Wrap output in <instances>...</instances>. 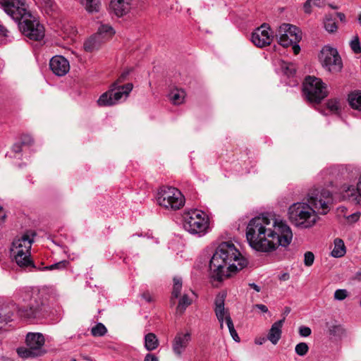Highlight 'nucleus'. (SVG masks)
Segmentation results:
<instances>
[{"label":"nucleus","mask_w":361,"mask_h":361,"mask_svg":"<svg viewBox=\"0 0 361 361\" xmlns=\"http://www.w3.org/2000/svg\"><path fill=\"white\" fill-rule=\"evenodd\" d=\"M68 262L66 260L60 261L59 262L54 263L50 266L44 267L42 270H54V269H65Z\"/></svg>","instance_id":"39"},{"label":"nucleus","mask_w":361,"mask_h":361,"mask_svg":"<svg viewBox=\"0 0 361 361\" xmlns=\"http://www.w3.org/2000/svg\"><path fill=\"white\" fill-rule=\"evenodd\" d=\"M103 42V40L94 34L84 42V49L87 52H92L98 50Z\"/></svg>","instance_id":"23"},{"label":"nucleus","mask_w":361,"mask_h":361,"mask_svg":"<svg viewBox=\"0 0 361 361\" xmlns=\"http://www.w3.org/2000/svg\"><path fill=\"white\" fill-rule=\"evenodd\" d=\"M33 240V238H31L27 233L23 235L20 238L14 240L11 247V255L30 254Z\"/></svg>","instance_id":"15"},{"label":"nucleus","mask_w":361,"mask_h":361,"mask_svg":"<svg viewBox=\"0 0 361 361\" xmlns=\"http://www.w3.org/2000/svg\"><path fill=\"white\" fill-rule=\"evenodd\" d=\"M312 330L310 327L301 326L299 327V334L302 337H307L310 336Z\"/></svg>","instance_id":"44"},{"label":"nucleus","mask_w":361,"mask_h":361,"mask_svg":"<svg viewBox=\"0 0 361 361\" xmlns=\"http://www.w3.org/2000/svg\"><path fill=\"white\" fill-rule=\"evenodd\" d=\"M328 109L332 113L338 114L341 110L340 102L338 99H330L326 104Z\"/></svg>","instance_id":"36"},{"label":"nucleus","mask_w":361,"mask_h":361,"mask_svg":"<svg viewBox=\"0 0 361 361\" xmlns=\"http://www.w3.org/2000/svg\"><path fill=\"white\" fill-rule=\"evenodd\" d=\"M6 217V212L3 207L0 205V225L4 223Z\"/></svg>","instance_id":"49"},{"label":"nucleus","mask_w":361,"mask_h":361,"mask_svg":"<svg viewBox=\"0 0 361 361\" xmlns=\"http://www.w3.org/2000/svg\"><path fill=\"white\" fill-rule=\"evenodd\" d=\"M331 202L329 190L322 188H312L307 195V202H298L289 207L288 219L297 228H312L320 219L319 214L325 215L330 211Z\"/></svg>","instance_id":"2"},{"label":"nucleus","mask_w":361,"mask_h":361,"mask_svg":"<svg viewBox=\"0 0 361 361\" xmlns=\"http://www.w3.org/2000/svg\"><path fill=\"white\" fill-rule=\"evenodd\" d=\"M157 203L166 208L176 210L185 204V197L181 192L173 187L160 188L157 195Z\"/></svg>","instance_id":"8"},{"label":"nucleus","mask_w":361,"mask_h":361,"mask_svg":"<svg viewBox=\"0 0 361 361\" xmlns=\"http://www.w3.org/2000/svg\"><path fill=\"white\" fill-rule=\"evenodd\" d=\"M191 341L192 334L190 331L178 332L171 342V348L174 355L180 357L186 350Z\"/></svg>","instance_id":"12"},{"label":"nucleus","mask_w":361,"mask_h":361,"mask_svg":"<svg viewBox=\"0 0 361 361\" xmlns=\"http://www.w3.org/2000/svg\"><path fill=\"white\" fill-rule=\"evenodd\" d=\"M302 91L307 101L319 103L327 96L326 85L320 78L307 76L303 82Z\"/></svg>","instance_id":"9"},{"label":"nucleus","mask_w":361,"mask_h":361,"mask_svg":"<svg viewBox=\"0 0 361 361\" xmlns=\"http://www.w3.org/2000/svg\"><path fill=\"white\" fill-rule=\"evenodd\" d=\"M142 298L143 299H145L147 302H151L153 301V298H152V296L150 295L149 293L148 292H146V293H143L142 294Z\"/></svg>","instance_id":"53"},{"label":"nucleus","mask_w":361,"mask_h":361,"mask_svg":"<svg viewBox=\"0 0 361 361\" xmlns=\"http://www.w3.org/2000/svg\"><path fill=\"white\" fill-rule=\"evenodd\" d=\"M27 8L25 0H0V8L11 18H18Z\"/></svg>","instance_id":"13"},{"label":"nucleus","mask_w":361,"mask_h":361,"mask_svg":"<svg viewBox=\"0 0 361 361\" xmlns=\"http://www.w3.org/2000/svg\"><path fill=\"white\" fill-rule=\"evenodd\" d=\"M309 350V347L306 343L301 342L295 345V351L299 356L305 355Z\"/></svg>","instance_id":"38"},{"label":"nucleus","mask_w":361,"mask_h":361,"mask_svg":"<svg viewBox=\"0 0 361 361\" xmlns=\"http://www.w3.org/2000/svg\"><path fill=\"white\" fill-rule=\"evenodd\" d=\"M360 216V212H355L349 216H348L346 218L348 221V222L354 223L358 221Z\"/></svg>","instance_id":"46"},{"label":"nucleus","mask_w":361,"mask_h":361,"mask_svg":"<svg viewBox=\"0 0 361 361\" xmlns=\"http://www.w3.org/2000/svg\"><path fill=\"white\" fill-rule=\"evenodd\" d=\"M247 265V259L231 242L221 243L216 249L209 262L212 276L218 281H222L230 277Z\"/></svg>","instance_id":"3"},{"label":"nucleus","mask_w":361,"mask_h":361,"mask_svg":"<svg viewBox=\"0 0 361 361\" xmlns=\"http://www.w3.org/2000/svg\"><path fill=\"white\" fill-rule=\"evenodd\" d=\"M348 101L352 108L361 111V91H355L350 94Z\"/></svg>","instance_id":"32"},{"label":"nucleus","mask_w":361,"mask_h":361,"mask_svg":"<svg viewBox=\"0 0 361 361\" xmlns=\"http://www.w3.org/2000/svg\"><path fill=\"white\" fill-rule=\"evenodd\" d=\"M18 18H12L18 23V27L22 33L30 39L39 41L44 37V28L31 13L25 8L24 12H20Z\"/></svg>","instance_id":"7"},{"label":"nucleus","mask_w":361,"mask_h":361,"mask_svg":"<svg viewBox=\"0 0 361 361\" xmlns=\"http://www.w3.org/2000/svg\"><path fill=\"white\" fill-rule=\"evenodd\" d=\"M115 33L114 28L108 25V24H102L99 27L98 30L96 33L100 39L103 40V42L111 36H113Z\"/></svg>","instance_id":"27"},{"label":"nucleus","mask_w":361,"mask_h":361,"mask_svg":"<svg viewBox=\"0 0 361 361\" xmlns=\"http://www.w3.org/2000/svg\"><path fill=\"white\" fill-rule=\"evenodd\" d=\"M51 71L58 76L65 75L70 70L68 61L62 56H54L49 61Z\"/></svg>","instance_id":"18"},{"label":"nucleus","mask_w":361,"mask_h":361,"mask_svg":"<svg viewBox=\"0 0 361 361\" xmlns=\"http://www.w3.org/2000/svg\"><path fill=\"white\" fill-rule=\"evenodd\" d=\"M226 324L228 326L230 334H231V337L233 338V339L236 342H239L240 337L238 336V333L236 332V331L234 328V325H233V321H232L231 317H227Z\"/></svg>","instance_id":"37"},{"label":"nucleus","mask_w":361,"mask_h":361,"mask_svg":"<svg viewBox=\"0 0 361 361\" xmlns=\"http://www.w3.org/2000/svg\"><path fill=\"white\" fill-rule=\"evenodd\" d=\"M330 6H331L332 8H334V9L337 8V7H336V6H334V5H330Z\"/></svg>","instance_id":"62"},{"label":"nucleus","mask_w":361,"mask_h":361,"mask_svg":"<svg viewBox=\"0 0 361 361\" xmlns=\"http://www.w3.org/2000/svg\"><path fill=\"white\" fill-rule=\"evenodd\" d=\"M128 71L123 72L117 82L113 84L112 88L103 93L97 100V104L100 106H110L115 105L124 97L126 99L133 90V84L127 83L124 85H118L119 82L124 81L128 75Z\"/></svg>","instance_id":"6"},{"label":"nucleus","mask_w":361,"mask_h":361,"mask_svg":"<svg viewBox=\"0 0 361 361\" xmlns=\"http://www.w3.org/2000/svg\"><path fill=\"white\" fill-rule=\"evenodd\" d=\"M72 361H77L76 360L73 359Z\"/></svg>","instance_id":"63"},{"label":"nucleus","mask_w":361,"mask_h":361,"mask_svg":"<svg viewBox=\"0 0 361 361\" xmlns=\"http://www.w3.org/2000/svg\"><path fill=\"white\" fill-rule=\"evenodd\" d=\"M357 20L358 23L361 25V14L359 15Z\"/></svg>","instance_id":"61"},{"label":"nucleus","mask_w":361,"mask_h":361,"mask_svg":"<svg viewBox=\"0 0 361 361\" xmlns=\"http://www.w3.org/2000/svg\"><path fill=\"white\" fill-rule=\"evenodd\" d=\"M14 312L19 317L31 320L42 319L47 315V306L41 300L38 294L30 298L26 305L20 307L15 303H9L0 307V329L12 320Z\"/></svg>","instance_id":"4"},{"label":"nucleus","mask_w":361,"mask_h":361,"mask_svg":"<svg viewBox=\"0 0 361 361\" xmlns=\"http://www.w3.org/2000/svg\"><path fill=\"white\" fill-rule=\"evenodd\" d=\"M13 261L16 264L22 269L32 271L36 269L32 260L30 258V254L29 255H20L11 256Z\"/></svg>","instance_id":"22"},{"label":"nucleus","mask_w":361,"mask_h":361,"mask_svg":"<svg viewBox=\"0 0 361 361\" xmlns=\"http://www.w3.org/2000/svg\"><path fill=\"white\" fill-rule=\"evenodd\" d=\"M159 340L153 333H148L145 336V348L148 351H152L158 348Z\"/></svg>","instance_id":"26"},{"label":"nucleus","mask_w":361,"mask_h":361,"mask_svg":"<svg viewBox=\"0 0 361 361\" xmlns=\"http://www.w3.org/2000/svg\"><path fill=\"white\" fill-rule=\"evenodd\" d=\"M81 1L88 13L99 12L101 6L100 0H81Z\"/></svg>","instance_id":"31"},{"label":"nucleus","mask_w":361,"mask_h":361,"mask_svg":"<svg viewBox=\"0 0 361 361\" xmlns=\"http://www.w3.org/2000/svg\"><path fill=\"white\" fill-rule=\"evenodd\" d=\"M314 261V255L312 252H306L304 255V264L307 267H310Z\"/></svg>","instance_id":"43"},{"label":"nucleus","mask_w":361,"mask_h":361,"mask_svg":"<svg viewBox=\"0 0 361 361\" xmlns=\"http://www.w3.org/2000/svg\"><path fill=\"white\" fill-rule=\"evenodd\" d=\"M33 143V139L29 135L22 136L20 142H16L12 147V152L16 154H20L23 147L30 146Z\"/></svg>","instance_id":"24"},{"label":"nucleus","mask_w":361,"mask_h":361,"mask_svg":"<svg viewBox=\"0 0 361 361\" xmlns=\"http://www.w3.org/2000/svg\"><path fill=\"white\" fill-rule=\"evenodd\" d=\"M16 351L18 356L23 359L40 356V355H39V353H37V349L36 348H34V350H32L31 348L29 347H20L17 348Z\"/></svg>","instance_id":"30"},{"label":"nucleus","mask_w":361,"mask_h":361,"mask_svg":"<svg viewBox=\"0 0 361 361\" xmlns=\"http://www.w3.org/2000/svg\"><path fill=\"white\" fill-rule=\"evenodd\" d=\"M282 68L285 70V73L288 75H293L295 72V68L293 64H285Z\"/></svg>","instance_id":"45"},{"label":"nucleus","mask_w":361,"mask_h":361,"mask_svg":"<svg viewBox=\"0 0 361 361\" xmlns=\"http://www.w3.org/2000/svg\"><path fill=\"white\" fill-rule=\"evenodd\" d=\"M325 30L329 32H334L336 31L338 27L334 20L331 18H326L324 21Z\"/></svg>","instance_id":"40"},{"label":"nucleus","mask_w":361,"mask_h":361,"mask_svg":"<svg viewBox=\"0 0 361 361\" xmlns=\"http://www.w3.org/2000/svg\"><path fill=\"white\" fill-rule=\"evenodd\" d=\"M110 8L118 17L126 14L130 9L129 0H111Z\"/></svg>","instance_id":"21"},{"label":"nucleus","mask_w":361,"mask_h":361,"mask_svg":"<svg viewBox=\"0 0 361 361\" xmlns=\"http://www.w3.org/2000/svg\"><path fill=\"white\" fill-rule=\"evenodd\" d=\"M107 332L106 326L102 323H98L91 329V334L93 336H103Z\"/></svg>","instance_id":"35"},{"label":"nucleus","mask_w":361,"mask_h":361,"mask_svg":"<svg viewBox=\"0 0 361 361\" xmlns=\"http://www.w3.org/2000/svg\"><path fill=\"white\" fill-rule=\"evenodd\" d=\"M312 4L314 6L321 8L325 6L326 1L325 0H312Z\"/></svg>","instance_id":"50"},{"label":"nucleus","mask_w":361,"mask_h":361,"mask_svg":"<svg viewBox=\"0 0 361 361\" xmlns=\"http://www.w3.org/2000/svg\"><path fill=\"white\" fill-rule=\"evenodd\" d=\"M345 254V246L343 241L340 238L334 240V247L331 251L334 257H341Z\"/></svg>","instance_id":"29"},{"label":"nucleus","mask_w":361,"mask_h":361,"mask_svg":"<svg viewBox=\"0 0 361 361\" xmlns=\"http://www.w3.org/2000/svg\"><path fill=\"white\" fill-rule=\"evenodd\" d=\"M248 285H249V286L250 288H253L256 292H260L261 288L256 283H250Z\"/></svg>","instance_id":"55"},{"label":"nucleus","mask_w":361,"mask_h":361,"mask_svg":"<svg viewBox=\"0 0 361 361\" xmlns=\"http://www.w3.org/2000/svg\"><path fill=\"white\" fill-rule=\"evenodd\" d=\"M341 196L343 200L352 204L361 205V172L356 187L349 185L341 187Z\"/></svg>","instance_id":"14"},{"label":"nucleus","mask_w":361,"mask_h":361,"mask_svg":"<svg viewBox=\"0 0 361 361\" xmlns=\"http://www.w3.org/2000/svg\"><path fill=\"white\" fill-rule=\"evenodd\" d=\"M323 67L330 72L340 71L342 68V61L336 49L325 46L321 50L319 56Z\"/></svg>","instance_id":"11"},{"label":"nucleus","mask_w":361,"mask_h":361,"mask_svg":"<svg viewBox=\"0 0 361 361\" xmlns=\"http://www.w3.org/2000/svg\"><path fill=\"white\" fill-rule=\"evenodd\" d=\"M348 296V293L345 289H337L334 292V298L336 300H343Z\"/></svg>","instance_id":"42"},{"label":"nucleus","mask_w":361,"mask_h":361,"mask_svg":"<svg viewBox=\"0 0 361 361\" xmlns=\"http://www.w3.org/2000/svg\"><path fill=\"white\" fill-rule=\"evenodd\" d=\"M182 290V279L176 276L173 278V290L171 293V297L170 299L171 305L173 306L176 304L175 300L180 296V292Z\"/></svg>","instance_id":"25"},{"label":"nucleus","mask_w":361,"mask_h":361,"mask_svg":"<svg viewBox=\"0 0 361 361\" xmlns=\"http://www.w3.org/2000/svg\"><path fill=\"white\" fill-rule=\"evenodd\" d=\"M144 361H159V360L154 354L148 353L146 355Z\"/></svg>","instance_id":"51"},{"label":"nucleus","mask_w":361,"mask_h":361,"mask_svg":"<svg viewBox=\"0 0 361 361\" xmlns=\"http://www.w3.org/2000/svg\"><path fill=\"white\" fill-rule=\"evenodd\" d=\"M269 27L264 23L252 34L251 41L258 47H264L271 44L272 35L269 32Z\"/></svg>","instance_id":"16"},{"label":"nucleus","mask_w":361,"mask_h":361,"mask_svg":"<svg viewBox=\"0 0 361 361\" xmlns=\"http://www.w3.org/2000/svg\"><path fill=\"white\" fill-rule=\"evenodd\" d=\"M246 237L249 245L255 250L270 252L279 246L289 245L293 233L286 221L262 215L250 221Z\"/></svg>","instance_id":"1"},{"label":"nucleus","mask_w":361,"mask_h":361,"mask_svg":"<svg viewBox=\"0 0 361 361\" xmlns=\"http://www.w3.org/2000/svg\"><path fill=\"white\" fill-rule=\"evenodd\" d=\"M27 347L37 349L39 355H42L44 353L42 347L44 345V338L41 333H28L25 339Z\"/></svg>","instance_id":"19"},{"label":"nucleus","mask_w":361,"mask_h":361,"mask_svg":"<svg viewBox=\"0 0 361 361\" xmlns=\"http://www.w3.org/2000/svg\"><path fill=\"white\" fill-rule=\"evenodd\" d=\"M355 279L359 280V281H361V270L356 273Z\"/></svg>","instance_id":"60"},{"label":"nucleus","mask_w":361,"mask_h":361,"mask_svg":"<svg viewBox=\"0 0 361 361\" xmlns=\"http://www.w3.org/2000/svg\"><path fill=\"white\" fill-rule=\"evenodd\" d=\"M336 16L337 17L339 18V20L341 21V22H345V16L344 13H341V12H338L336 13Z\"/></svg>","instance_id":"57"},{"label":"nucleus","mask_w":361,"mask_h":361,"mask_svg":"<svg viewBox=\"0 0 361 361\" xmlns=\"http://www.w3.org/2000/svg\"><path fill=\"white\" fill-rule=\"evenodd\" d=\"M267 340V338H259L255 340V343L257 345H262Z\"/></svg>","instance_id":"58"},{"label":"nucleus","mask_w":361,"mask_h":361,"mask_svg":"<svg viewBox=\"0 0 361 361\" xmlns=\"http://www.w3.org/2000/svg\"><path fill=\"white\" fill-rule=\"evenodd\" d=\"M185 93L183 90H174L171 91L169 94V99L174 104H180L183 103Z\"/></svg>","instance_id":"33"},{"label":"nucleus","mask_w":361,"mask_h":361,"mask_svg":"<svg viewBox=\"0 0 361 361\" xmlns=\"http://www.w3.org/2000/svg\"><path fill=\"white\" fill-rule=\"evenodd\" d=\"M293 46V50L295 54H298L300 50V46L298 44V43L292 44Z\"/></svg>","instance_id":"56"},{"label":"nucleus","mask_w":361,"mask_h":361,"mask_svg":"<svg viewBox=\"0 0 361 361\" xmlns=\"http://www.w3.org/2000/svg\"><path fill=\"white\" fill-rule=\"evenodd\" d=\"M285 322V317L281 319L274 322L272 325L267 335V340H269L273 345L278 343L282 334V326Z\"/></svg>","instance_id":"20"},{"label":"nucleus","mask_w":361,"mask_h":361,"mask_svg":"<svg viewBox=\"0 0 361 361\" xmlns=\"http://www.w3.org/2000/svg\"><path fill=\"white\" fill-rule=\"evenodd\" d=\"M192 304V299L190 298L188 294H183L182 296H180L177 307H176V313L179 314H182L187 307Z\"/></svg>","instance_id":"28"},{"label":"nucleus","mask_w":361,"mask_h":361,"mask_svg":"<svg viewBox=\"0 0 361 361\" xmlns=\"http://www.w3.org/2000/svg\"><path fill=\"white\" fill-rule=\"evenodd\" d=\"M290 312V308L289 307H286L285 310H284V312L283 314V318L284 317H286Z\"/></svg>","instance_id":"59"},{"label":"nucleus","mask_w":361,"mask_h":361,"mask_svg":"<svg viewBox=\"0 0 361 361\" xmlns=\"http://www.w3.org/2000/svg\"><path fill=\"white\" fill-rule=\"evenodd\" d=\"M276 37L279 44L284 47L298 43L302 39L300 30L297 27L287 23L279 26L276 32Z\"/></svg>","instance_id":"10"},{"label":"nucleus","mask_w":361,"mask_h":361,"mask_svg":"<svg viewBox=\"0 0 361 361\" xmlns=\"http://www.w3.org/2000/svg\"><path fill=\"white\" fill-rule=\"evenodd\" d=\"M183 227L190 234L202 237L209 231V219L203 211L194 209L183 214Z\"/></svg>","instance_id":"5"},{"label":"nucleus","mask_w":361,"mask_h":361,"mask_svg":"<svg viewBox=\"0 0 361 361\" xmlns=\"http://www.w3.org/2000/svg\"><path fill=\"white\" fill-rule=\"evenodd\" d=\"M255 307L259 309V310L264 313L268 312L267 307L263 304H257L255 305Z\"/></svg>","instance_id":"54"},{"label":"nucleus","mask_w":361,"mask_h":361,"mask_svg":"<svg viewBox=\"0 0 361 361\" xmlns=\"http://www.w3.org/2000/svg\"><path fill=\"white\" fill-rule=\"evenodd\" d=\"M9 31L0 23V37L7 39L9 37Z\"/></svg>","instance_id":"47"},{"label":"nucleus","mask_w":361,"mask_h":361,"mask_svg":"<svg viewBox=\"0 0 361 361\" xmlns=\"http://www.w3.org/2000/svg\"><path fill=\"white\" fill-rule=\"evenodd\" d=\"M40 4L45 13L48 15L52 14V13L56 9V5L54 0H39Z\"/></svg>","instance_id":"34"},{"label":"nucleus","mask_w":361,"mask_h":361,"mask_svg":"<svg viewBox=\"0 0 361 361\" xmlns=\"http://www.w3.org/2000/svg\"><path fill=\"white\" fill-rule=\"evenodd\" d=\"M312 0H307V1L304 4V11L306 13H310L312 11Z\"/></svg>","instance_id":"48"},{"label":"nucleus","mask_w":361,"mask_h":361,"mask_svg":"<svg viewBox=\"0 0 361 361\" xmlns=\"http://www.w3.org/2000/svg\"><path fill=\"white\" fill-rule=\"evenodd\" d=\"M278 277L280 281H286L290 279V274L288 272H284L279 275Z\"/></svg>","instance_id":"52"},{"label":"nucleus","mask_w":361,"mask_h":361,"mask_svg":"<svg viewBox=\"0 0 361 361\" xmlns=\"http://www.w3.org/2000/svg\"><path fill=\"white\" fill-rule=\"evenodd\" d=\"M350 47L355 54L361 52V46L357 36H355L350 42Z\"/></svg>","instance_id":"41"},{"label":"nucleus","mask_w":361,"mask_h":361,"mask_svg":"<svg viewBox=\"0 0 361 361\" xmlns=\"http://www.w3.org/2000/svg\"><path fill=\"white\" fill-rule=\"evenodd\" d=\"M226 293L221 292L216 295L214 300V312L215 315L220 324V328L224 327V321L226 322L227 317H230L229 312L225 308V300Z\"/></svg>","instance_id":"17"}]
</instances>
